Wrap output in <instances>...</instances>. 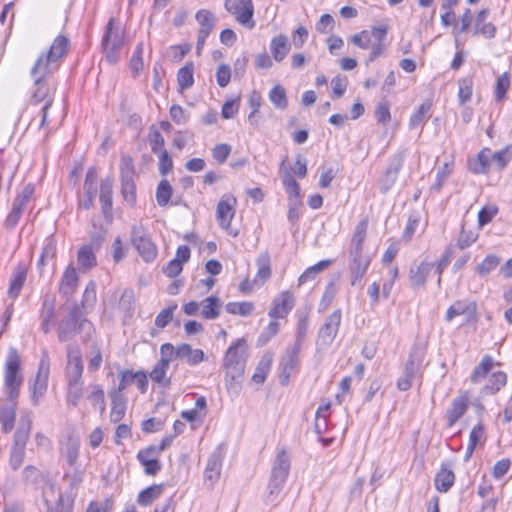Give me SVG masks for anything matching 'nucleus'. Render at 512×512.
<instances>
[{
  "instance_id": "nucleus-64",
  "label": "nucleus",
  "mask_w": 512,
  "mask_h": 512,
  "mask_svg": "<svg viewBox=\"0 0 512 512\" xmlns=\"http://www.w3.org/2000/svg\"><path fill=\"white\" fill-rule=\"evenodd\" d=\"M510 87V78L508 73L502 74L498 77L495 86V99L496 101H501L504 99L506 92Z\"/></svg>"
},
{
  "instance_id": "nucleus-28",
  "label": "nucleus",
  "mask_w": 512,
  "mask_h": 512,
  "mask_svg": "<svg viewBox=\"0 0 512 512\" xmlns=\"http://www.w3.org/2000/svg\"><path fill=\"white\" fill-rule=\"evenodd\" d=\"M109 395L111 398L110 420L113 423H118L125 415L127 399L119 391H110Z\"/></svg>"
},
{
  "instance_id": "nucleus-56",
  "label": "nucleus",
  "mask_w": 512,
  "mask_h": 512,
  "mask_svg": "<svg viewBox=\"0 0 512 512\" xmlns=\"http://www.w3.org/2000/svg\"><path fill=\"white\" fill-rule=\"evenodd\" d=\"M500 264V258L496 255H488L476 266L475 271L480 276H486Z\"/></svg>"
},
{
  "instance_id": "nucleus-24",
  "label": "nucleus",
  "mask_w": 512,
  "mask_h": 512,
  "mask_svg": "<svg viewBox=\"0 0 512 512\" xmlns=\"http://www.w3.org/2000/svg\"><path fill=\"white\" fill-rule=\"evenodd\" d=\"M467 409L468 397L466 395L454 398L447 411V425L452 427L466 413Z\"/></svg>"
},
{
  "instance_id": "nucleus-31",
  "label": "nucleus",
  "mask_w": 512,
  "mask_h": 512,
  "mask_svg": "<svg viewBox=\"0 0 512 512\" xmlns=\"http://www.w3.org/2000/svg\"><path fill=\"white\" fill-rule=\"evenodd\" d=\"M16 400H11L7 404L0 405V423L5 433L12 431L16 416Z\"/></svg>"
},
{
  "instance_id": "nucleus-44",
  "label": "nucleus",
  "mask_w": 512,
  "mask_h": 512,
  "mask_svg": "<svg viewBox=\"0 0 512 512\" xmlns=\"http://www.w3.org/2000/svg\"><path fill=\"white\" fill-rule=\"evenodd\" d=\"M25 281H26V270L22 267H18L11 278L10 286L8 289V295L12 299H16L18 297V295L20 294V292L23 288Z\"/></svg>"
},
{
  "instance_id": "nucleus-19",
  "label": "nucleus",
  "mask_w": 512,
  "mask_h": 512,
  "mask_svg": "<svg viewBox=\"0 0 512 512\" xmlns=\"http://www.w3.org/2000/svg\"><path fill=\"white\" fill-rule=\"evenodd\" d=\"M295 305V298L290 291L281 292L272 303L268 315L273 319H282L288 315Z\"/></svg>"
},
{
  "instance_id": "nucleus-29",
  "label": "nucleus",
  "mask_w": 512,
  "mask_h": 512,
  "mask_svg": "<svg viewBox=\"0 0 512 512\" xmlns=\"http://www.w3.org/2000/svg\"><path fill=\"white\" fill-rule=\"evenodd\" d=\"M78 287V274L76 269L69 265L66 267L60 285L59 292L64 296L72 295Z\"/></svg>"
},
{
  "instance_id": "nucleus-51",
  "label": "nucleus",
  "mask_w": 512,
  "mask_h": 512,
  "mask_svg": "<svg viewBox=\"0 0 512 512\" xmlns=\"http://www.w3.org/2000/svg\"><path fill=\"white\" fill-rule=\"evenodd\" d=\"M163 485H152L138 495V503L142 506L150 505L154 500L158 499L163 492Z\"/></svg>"
},
{
  "instance_id": "nucleus-27",
  "label": "nucleus",
  "mask_w": 512,
  "mask_h": 512,
  "mask_svg": "<svg viewBox=\"0 0 512 512\" xmlns=\"http://www.w3.org/2000/svg\"><path fill=\"white\" fill-rule=\"evenodd\" d=\"M79 449L80 439L78 437L70 436L61 444V455L69 466L74 467L76 465L79 456Z\"/></svg>"
},
{
  "instance_id": "nucleus-42",
  "label": "nucleus",
  "mask_w": 512,
  "mask_h": 512,
  "mask_svg": "<svg viewBox=\"0 0 512 512\" xmlns=\"http://www.w3.org/2000/svg\"><path fill=\"white\" fill-rule=\"evenodd\" d=\"M273 357L271 354H265L255 369V372L252 376V381L257 384H262L266 380V377L271 369Z\"/></svg>"
},
{
  "instance_id": "nucleus-10",
  "label": "nucleus",
  "mask_w": 512,
  "mask_h": 512,
  "mask_svg": "<svg viewBox=\"0 0 512 512\" xmlns=\"http://www.w3.org/2000/svg\"><path fill=\"white\" fill-rule=\"evenodd\" d=\"M172 349L173 345L171 343H164L160 347V360L155 364L153 369L151 370L149 376L156 383L160 384L163 387H168L171 383L170 378H168L167 371L169 369V364L172 360Z\"/></svg>"
},
{
  "instance_id": "nucleus-4",
  "label": "nucleus",
  "mask_w": 512,
  "mask_h": 512,
  "mask_svg": "<svg viewBox=\"0 0 512 512\" xmlns=\"http://www.w3.org/2000/svg\"><path fill=\"white\" fill-rule=\"evenodd\" d=\"M69 39L64 35L57 36L47 53H42L31 68L33 79L52 80L51 76L59 69L60 61L68 50Z\"/></svg>"
},
{
  "instance_id": "nucleus-18",
  "label": "nucleus",
  "mask_w": 512,
  "mask_h": 512,
  "mask_svg": "<svg viewBox=\"0 0 512 512\" xmlns=\"http://www.w3.org/2000/svg\"><path fill=\"white\" fill-rule=\"evenodd\" d=\"M404 160V152H399L392 157L388 168L381 178L380 190L382 193H387L395 184L399 171L403 166Z\"/></svg>"
},
{
  "instance_id": "nucleus-61",
  "label": "nucleus",
  "mask_w": 512,
  "mask_h": 512,
  "mask_svg": "<svg viewBox=\"0 0 512 512\" xmlns=\"http://www.w3.org/2000/svg\"><path fill=\"white\" fill-rule=\"evenodd\" d=\"M83 394L82 384H67V403L76 407L78 406Z\"/></svg>"
},
{
  "instance_id": "nucleus-23",
  "label": "nucleus",
  "mask_w": 512,
  "mask_h": 512,
  "mask_svg": "<svg viewBox=\"0 0 512 512\" xmlns=\"http://www.w3.org/2000/svg\"><path fill=\"white\" fill-rule=\"evenodd\" d=\"M97 172L94 168L87 171L84 182V195L79 199V207L88 210L92 207L97 192Z\"/></svg>"
},
{
  "instance_id": "nucleus-47",
  "label": "nucleus",
  "mask_w": 512,
  "mask_h": 512,
  "mask_svg": "<svg viewBox=\"0 0 512 512\" xmlns=\"http://www.w3.org/2000/svg\"><path fill=\"white\" fill-rule=\"evenodd\" d=\"M270 102L275 108L285 110L288 106L286 90L280 84L275 85L268 94Z\"/></svg>"
},
{
  "instance_id": "nucleus-32",
  "label": "nucleus",
  "mask_w": 512,
  "mask_h": 512,
  "mask_svg": "<svg viewBox=\"0 0 512 512\" xmlns=\"http://www.w3.org/2000/svg\"><path fill=\"white\" fill-rule=\"evenodd\" d=\"M112 189L113 182L111 178L107 177L101 181L99 200L105 217H107L112 210Z\"/></svg>"
},
{
  "instance_id": "nucleus-49",
  "label": "nucleus",
  "mask_w": 512,
  "mask_h": 512,
  "mask_svg": "<svg viewBox=\"0 0 512 512\" xmlns=\"http://www.w3.org/2000/svg\"><path fill=\"white\" fill-rule=\"evenodd\" d=\"M492 367H493V359L488 355L484 356L482 358L481 362L479 363V365H477L474 368L473 373L470 377L471 382L472 383L481 382L486 377V375L489 373V371L492 369Z\"/></svg>"
},
{
  "instance_id": "nucleus-39",
  "label": "nucleus",
  "mask_w": 512,
  "mask_h": 512,
  "mask_svg": "<svg viewBox=\"0 0 512 512\" xmlns=\"http://www.w3.org/2000/svg\"><path fill=\"white\" fill-rule=\"evenodd\" d=\"M222 467V458L220 453L215 452L210 455L205 469L206 479L214 482L219 479Z\"/></svg>"
},
{
  "instance_id": "nucleus-57",
  "label": "nucleus",
  "mask_w": 512,
  "mask_h": 512,
  "mask_svg": "<svg viewBox=\"0 0 512 512\" xmlns=\"http://www.w3.org/2000/svg\"><path fill=\"white\" fill-rule=\"evenodd\" d=\"M26 207L27 205H24L21 202L14 199L12 209L5 220L6 226L9 228H13L20 220Z\"/></svg>"
},
{
  "instance_id": "nucleus-54",
  "label": "nucleus",
  "mask_w": 512,
  "mask_h": 512,
  "mask_svg": "<svg viewBox=\"0 0 512 512\" xmlns=\"http://www.w3.org/2000/svg\"><path fill=\"white\" fill-rule=\"evenodd\" d=\"M491 163L492 166H496L498 169L504 168L509 161L512 159V147L507 146L504 149H501L497 152H491Z\"/></svg>"
},
{
  "instance_id": "nucleus-34",
  "label": "nucleus",
  "mask_w": 512,
  "mask_h": 512,
  "mask_svg": "<svg viewBox=\"0 0 512 512\" xmlns=\"http://www.w3.org/2000/svg\"><path fill=\"white\" fill-rule=\"evenodd\" d=\"M491 166L490 149H483L477 157L469 163L470 171L475 174H486Z\"/></svg>"
},
{
  "instance_id": "nucleus-30",
  "label": "nucleus",
  "mask_w": 512,
  "mask_h": 512,
  "mask_svg": "<svg viewBox=\"0 0 512 512\" xmlns=\"http://www.w3.org/2000/svg\"><path fill=\"white\" fill-rule=\"evenodd\" d=\"M32 420L30 416L21 417L19 425L14 434L12 447L25 449L31 432Z\"/></svg>"
},
{
  "instance_id": "nucleus-7",
  "label": "nucleus",
  "mask_w": 512,
  "mask_h": 512,
  "mask_svg": "<svg viewBox=\"0 0 512 512\" xmlns=\"http://www.w3.org/2000/svg\"><path fill=\"white\" fill-rule=\"evenodd\" d=\"M291 466L290 457L284 449H281L273 462L271 477L268 485V499L274 501L282 490L289 475Z\"/></svg>"
},
{
  "instance_id": "nucleus-63",
  "label": "nucleus",
  "mask_w": 512,
  "mask_h": 512,
  "mask_svg": "<svg viewBox=\"0 0 512 512\" xmlns=\"http://www.w3.org/2000/svg\"><path fill=\"white\" fill-rule=\"evenodd\" d=\"M451 173L452 167L448 163H445L441 168L438 169L435 182L432 185L431 189L437 192L440 191L443 184L450 177Z\"/></svg>"
},
{
  "instance_id": "nucleus-37",
  "label": "nucleus",
  "mask_w": 512,
  "mask_h": 512,
  "mask_svg": "<svg viewBox=\"0 0 512 512\" xmlns=\"http://www.w3.org/2000/svg\"><path fill=\"white\" fill-rule=\"evenodd\" d=\"M200 306L201 315L205 319H216L220 314V309L222 307L221 300L216 296H210L204 299Z\"/></svg>"
},
{
  "instance_id": "nucleus-15",
  "label": "nucleus",
  "mask_w": 512,
  "mask_h": 512,
  "mask_svg": "<svg viewBox=\"0 0 512 512\" xmlns=\"http://www.w3.org/2000/svg\"><path fill=\"white\" fill-rule=\"evenodd\" d=\"M49 378V362L41 359L36 377L30 386L31 402L34 406L39 404L40 398L46 393Z\"/></svg>"
},
{
  "instance_id": "nucleus-3",
  "label": "nucleus",
  "mask_w": 512,
  "mask_h": 512,
  "mask_svg": "<svg viewBox=\"0 0 512 512\" xmlns=\"http://www.w3.org/2000/svg\"><path fill=\"white\" fill-rule=\"evenodd\" d=\"M247 351L246 340L239 338L229 346L223 359L226 386L228 390H234L236 393L239 390L244 375L248 356Z\"/></svg>"
},
{
  "instance_id": "nucleus-1",
  "label": "nucleus",
  "mask_w": 512,
  "mask_h": 512,
  "mask_svg": "<svg viewBox=\"0 0 512 512\" xmlns=\"http://www.w3.org/2000/svg\"><path fill=\"white\" fill-rule=\"evenodd\" d=\"M368 220H361L355 227L348 249V270L350 283L356 286L366 274L372 256L364 252V242L367 235Z\"/></svg>"
},
{
  "instance_id": "nucleus-26",
  "label": "nucleus",
  "mask_w": 512,
  "mask_h": 512,
  "mask_svg": "<svg viewBox=\"0 0 512 512\" xmlns=\"http://www.w3.org/2000/svg\"><path fill=\"white\" fill-rule=\"evenodd\" d=\"M488 16V9H482L478 12L475 20L474 35L481 34L487 39L495 37L496 27L491 22H487Z\"/></svg>"
},
{
  "instance_id": "nucleus-53",
  "label": "nucleus",
  "mask_w": 512,
  "mask_h": 512,
  "mask_svg": "<svg viewBox=\"0 0 512 512\" xmlns=\"http://www.w3.org/2000/svg\"><path fill=\"white\" fill-rule=\"evenodd\" d=\"M225 309L229 314L249 316L254 310V305L252 302L248 301L229 302L226 304Z\"/></svg>"
},
{
  "instance_id": "nucleus-6",
  "label": "nucleus",
  "mask_w": 512,
  "mask_h": 512,
  "mask_svg": "<svg viewBox=\"0 0 512 512\" xmlns=\"http://www.w3.org/2000/svg\"><path fill=\"white\" fill-rule=\"evenodd\" d=\"M21 359L15 348H10L5 361L4 382L7 394L11 400L19 396L20 387L23 382L20 374Z\"/></svg>"
},
{
  "instance_id": "nucleus-46",
  "label": "nucleus",
  "mask_w": 512,
  "mask_h": 512,
  "mask_svg": "<svg viewBox=\"0 0 512 512\" xmlns=\"http://www.w3.org/2000/svg\"><path fill=\"white\" fill-rule=\"evenodd\" d=\"M87 399L91 402L92 406L99 408L101 412L105 410V395L100 385L91 384L88 386Z\"/></svg>"
},
{
  "instance_id": "nucleus-40",
  "label": "nucleus",
  "mask_w": 512,
  "mask_h": 512,
  "mask_svg": "<svg viewBox=\"0 0 512 512\" xmlns=\"http://www.w3.org/2000/svg\"><path fill=\"white\" fill-rule=\"evenodd\" d=\"M41 329L47 334L55 324L54 303L49 300L43 302L41 310Z\"/></svg>"
},
{
  "instance_id": "nucleus-48",
  "label": "nucleus",
  "mask_w": 512,
  "mask_h": 512,
  "mask_svg": "<svg viewBox=\"0 0 512 512\" xmlns=\"http://www.w3.org/2000/svg\"><path fill=\"white\" fill-rule=\"evenodd\" d=\"M194 65L187 63L180 68L177 74V82L181 91L190 88L194 83Z\"/></svg>"
},
{
  "instance_id": "nucleus-9",
  "label": "nucleus",
  "mask_w": 512,
  "mask_h": 512,
  "mask_svg": "<svg viewBox=\"0 0 512 512\" xmlns=\"http://www.w3.org/2000/svg\"><path fill=\"white\" fill-rule=\"evenodd\" d=\"M424 359V352L421 349L413 350L405 364L402 376L397 381V388L407 391L412 386V381L420 370Z\"/></svg>"
},
{
  "instance_id": "nucleus-35",
  "label": "nucleus",
  "mask_w": 512,
  "mask_h": 512,
  "mask_svg": "<svg viewBox=\"0 0 512 512\" xmlns=\"http://www.w3.org/2000/svg\"><path fill=\"white\" fill-rule=\"evenodd\" d=\"M298 360L299 359L294 356H290L286 353L283 355L279 364V382L281 385L286 386L289 383L291 373L297 366Z\"/></svg>"
},
{
  "instance_id": "nucleus-5",
  "label": "nucleus",
  "mask_w": 512,
  "mask_h": 512,
  "mask_svg": "<svg viewBox=\"0 0 512 512\" xmlns=\"http://www.w3.org/2000/svg\"><path fill=\"white\" fill-rule=\"evenodd\" d=\"M34 81V90L30 98L31 105L42 104L40 108L41 120L39 123L40 128L47 126L48 110L54 102L56 83L53 80H37Z\"/></svg>"
},
{
  "instance_id": "nucleus-41",
  "label": "nucleus",
  "mask_w": 512,
  "mask_h": 512,
  "mask_svg": "<svg viewBox=\"0 0 512 512\" xmlns=\"http://www.w3.org/2000/svg\"><path fill=\"white\" fill-rule=\"evenodd\" d=\"M77 261L83 271L90 270L96 265V256L91 245H84L79 249Z\"/></svg>"
},
{
  "instance_id": "nucleus-12",
  "label": "nucleus",
  "mask_w": 512,
  "mask_h": 512,
  "mask_svg": "<svg viewBox=\"0 0 512 512\" xmlns=\"http://www.w3.org/2000/svg\"><path fill=\"white\" fill-rule=\"evenodd\" d=\"M225 8L229 13L235 16L236 20L241 25L249 29H253L255 27L252 0H229L228 3H225Z\"/></svg>"
},
{
  "instance_id": "nucleus-13",
  "label": "nucleus",
  "mask_w": 512,
  "mask_h": 512,
  "mask_svg": "<svg viewBox=\"0 0 512 512\" xmlns=\"http://www.w3.org/2000/svg\"><path fill=\"white\" fill-rule=\"evenodd\" d=\"M67 384H82L83 363L80 351L77 347H67Z\"/></svg>"
},
{
  "instance_id": "nucleus-45",
  "label": "nucleus",
  "mask_w": 512,
  "mask_h": 512,
  "mask_svg": "<svg viewBox=\"0 0 512 512\" xmlns=\"http://www.w3.org/2000/svg\"><path fill=\"white\" fill-rule=\"evenodd\" d=\"M332 260H321L319 261L318 263H316L315 265L307 268L299 277L298 279V285L301 286L303 285L304 283L310 281V280H313L316 275L320 272H322L323 270L327 269L331 264H332Z\"/></svg>"
},
{
  "instance_id": "nucleus-14",
  "label": "nucleus",
  "mask_w": 512,
  "mask_h": 512,
  "mask_svg": "<svg viewBox=\"0 0 512 512\" xmlns=\"http://www.w3.org/2000/svg\"><path fill=\"white\" fill-rule=\"evenodd\" d=\"M236 204L237 199L232 194H224L220 198L216 208V219L221 228L227 230L231 226Z\"/></svg>"
},
{
  "instance_id": "nucleus-43",
  "label": "nucleus",
  "mask_w": 512,
  "mask_h": 512,
  "mask_svg": "<svg viewBox=\"0 0 512 512\" xmlns=\"http://www.w3.org/2000/svg\"><path fill=\"white\" fill-rule=\"evenodd\" d=\"M507 375L502 371L494 372L489 378V382L483 387L482 393L486 395H492L501 390L506 385Z\"/></svg>"
},
{
  "instance_id": "nucleus-17",
  "label": "nucleus",
  "mask_w": 512,
  "mask_h": 512,
  "mask_svg": "<svg viewBox=\"0 0 512 512\" xmlns=\"http://www.w3.org/2000/svg\"><path fill=\"white\" fill-rule=\"evenodd\" d=\"M195 19L197 20V22L200 26L199 31H198L197 44H196V49L199 53L200 50L203 48V46L206 42V39L208 38V36L210 35V33L212 32V30L215 27L216 17L209 10L201 9V10L197 11V13L195 15Z\"/></svg>"
},
{
  "instance_id": "nucleus-11",
  "label": "nucleus",
  "mask_w": 512,
  "mask_h": 512,
  "mask_svg": "<svg viewBox=\"0 0 512 512\" xmlns=\"http://www.w3.org/2000/svg\"><path fill=\"white\" fill-rule=\"evenodd\" d=\"M114 19L111 18L107 23L106 33L103 37V47L106 53V59L114 64L119 58V49L123 46L124 40L120 30H113Z\"/></svg>"
},
{
  "instance_id": "nucleus-60",
  "label": "nucleus",
  "mask_w": 512,
  "mask_h": 512,
  "mask_svg": "<svg viewBox=\"0 0 512 512\" xmlns=\"http://www.w3.org/2000/svg\"><path fill=\"white\" fill-rule=\"evenodd\" d=\"M121 192L126 201L132 203L136 196V187L133 177L124 176L121 178Z\"/></svg>"
},
{
  "instance_id": "nucleus-36",
  "label": "nucleus",
  "mask_w": 512,
  "mask_h": 512,
  "mask_svg": "<svg viewBox=\"0 0 512 512\" xmlns=\"http://www.w3.org/2000/svg\"><path fill=\"white\" fill-rule=\"evenodd\" d=\"M455 475L452 470L442 467L435 475L434 484L437 491L447 492L454 484Z\"/></svg>"
},
{
  "instance_id": "nucleus-16",
  "label": "nucleus",
  "mask_w": 512,
  "mask_h": 512,
  "mask_svg": "<svg viewBox=\"0 0 512 512\" xmlns=\"http://www.w3.org/2000/svg\"><path fill=\"white\" fill-rule=\"evenodd\" d=\"M342 320V312L336 309L326 317L318 331V339L325 345H330L336 338Z\"/></svg>"
},
{
  "instance_id": "nucleus-2",
  "label": "nucleus",
  "mask_w": 512,
  "mask_h": 512,
  "mask_svg": "<svg viewBox=\"0 0 512 512\" xmlns=\"http://www.w3.org/2000/svg\"><path fill=\"white\" fill-rule=\"evenodd\" d=\"M66 315L60 320L57 327L58 340L67 342L75 336L76 332L82 335L83 341L87 342L95 334L93 324L83 317V311L77 303L63 306Z\"/></svg>"
},
{
  "instance_id": "nucleus-22",
  "label": "nucleus",
  "mask_w": 512,
  "mask_h": 512,
  "mask_svg": "<svg viewBox=\"0 0 512 512\" xmlns=\"http://www.w3.org/2000/svg\"><path fill=\"white\" fill-rule=\"evenodd\" d=\"M191 251L189 246L180 245L177 248L175 258L163 268V273L170 278L178 276L183 270V264L190 259Z\"/></svg>"
},
{
  "instance_id": "nucleus-21",
  "label": "nucleus",
  "mask_w": 512,
  "mask_h": 512,
  "mask_svg": "<svg viewBox=\"0 0 512 512\" xmlns=\"http://www.w3.org/2000/svg\"><path fill=\"white\" fill-rule=\"evenodd\" d=\"M159 456L152 446L141 449L137 453V460L144 467L145 474L154 476L161 470L162 465Z\"/></svg>"
},
{
  "instance_id": "nucleus-20",
  "label": "nucleus",
  "mask_w": 512,
  "mask_h": 512,
  "mask_svg": "<svg viewBox=\"0 0 512 512\" xmlns=\"http://www.w3.org/2000/svg\"><path fill=\"white\" fill-rule=\"evenodd\" d=\"M173 357L185 361L189 366H196L205 360V353L201 349H193L191 345L182 343L176 347L173 345Z\"/></svg>"
},
{
  "instance_id": "nucleus-59",
  "label": "nucleus",
  "mask_w": 512,
  "mask_h": 512,
  "mask_svg": "<svg viewBox=\"0 0 512 512\" xmlns=\"http://www.w3.org/2000/svg\"><path fill=\"white\" fill-rule=\"evenodd\" d=\"M143 52V43L140 42L135 47V50L130 60V68L134 76H137L143 69Z\"/></svg>"
},
{
  "instance_id": "nucleus-62",
  "label": "nucleus",
  "mask_w": 512,
  "mask_h": 512,
  "mask_svg": "<svg viewBox=\"0 0 512 512\" xmlns=\"http://www.w3.org/2000/svg\"><path fill=\"white\" fill-rule=\"evenodd\" d=\"M71 471H66L64 479L68 482L71 489H77L83 482L84 471L82 469L72 467Z\"/></svg>"
},
{
  "instance_id": "nucleus-58",
  "label": "nucleus",
  "mask_w": 512,
  "mask_h": 512,
  "mask_svg": "<svg viewBox=\"0 0 512 512\" xmlns=\"http://www.w3.org/2000/svg\"><path fill=\"white\" fill-rule=\"evenodd\" d=\"M302 206L301 196H288V220L292 223L298 221L300 217V208Z\"/></svg>"
},
{
  "instance_id": "nucleus-25",
  "label": "nucleus",
  "mask_w": 512,
  "mask_h": 512,
  "mask_svg": "<svg viewBox=\"0 0 512 512\" xmlns=\"http://www.w3.org/2000/svg\"><path fill=\"white\" fill-rule=\"evenodd\" d=\"M434 268L433 263L421 262L418 266L412 267L409 272V279L412 288L423 287L426 283V279Z\"/></svg>"
},
{
  "instance_id": "nucleus-8",
  "label": "nucleus",
  "mask_w": 512,
  "mask_h": 512,
  "mask_svg": "<svg viewBox=\"0 0 512 512\" xmlns=\"http://www.w3.org/2000/svg\"><path fill=\"white\" fill-rule=\"evenodd\" d=\"M131 241L144 261L152 262L155 260L157 256L156 245L142 226H133Z\"/></svg>"
},
{
  "instance_id": "nucleus-50",
  "label": "nucleus",
  "mask_w": 512,
  "mask_h": 512,
  "mask_svg": "<svg viewBox=\"0 0 512 512\" xmlns=\"http://www.w3.org/2000/svg\"><path fill=\"white\" fill-rule=\"evenodd\" d=\"M284 165V162H282ZM282 184L288 194V196L300 195V186L297 181L293 178L292 174L283 166L280 168Z\"/></svg>"
},
{
  "instance_id": "nucleus-52",
  "label": "nucleus",
  "mask_w": 512,
  "mask_h": 512,
  "mask_svg": "<svg viewBox=\"0 0 512 512\" xmlns=\"http://www.w3.org/2000/svg\"><path fill=\"white\" fill-rule=\"evenodd\" d=\"M431 109V104L429 102L422 103L418 109L411 115L409 120V128L417 129L421 127L425 122L427 115Z\"/></svg>"
},
{
  "instance_id": "nucleus-33",
  "label": "nucleus",
  "mask_w": 512,
  "mask_h": 512,
  "mask_svg": "<svg viewBox=\"0 0 512 512\" xmlns=\"http://www.w3.org/2000/svg\"><path fill=\"white\" fill-rule=\"evenodd\" d=\"M270 50L274 60L281 62L290 50V44L287 36L280 34L273 37L270 42Z\"/></svg>"
},
{
  "instance_id": "nucleus-55",
  "label": "nucleus",
  "mask_w": 512,
  "mask_h": 512,
  "mask_svg": "<svg viewBox=\"0 0 512 512\" xmlns=\"http://www.w3.org/2000/svg\"><path fill=\"white\" fill-rule=\"evenodd\" d=\"M172 192L173 189L170 183L166 179L161 180L156 190V200L158 205L162 207L166 206L171 199Z\"/></svg>"
},
{
  "instance_id": "nucleus-38",
  "label": "nucleus",
  "mask_w": 512,
  "mask_h": 512,
  "mask_svg": "<svg viewBox=\"0 0 512 512\" xmlns=\"http://www.w3.org/2000/svg\"><path fill=\"white\" fill-rule=\"evenodd\" d=\"M256 265H257L258 269H257L256 277L253 280V282L257 283L259 281L261 283H264L271 276V265H270L269 254L267 252L260 254L256 260Z\"/></svg>"
}]
</instances>
